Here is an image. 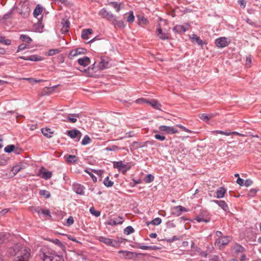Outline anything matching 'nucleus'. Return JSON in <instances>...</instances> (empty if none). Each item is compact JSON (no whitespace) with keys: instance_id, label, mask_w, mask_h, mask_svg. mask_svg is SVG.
<instances>
[{"instance_id":"obj_1","label":"nucleus","mask_w":261,"mask_h":261,"mask_svg":"<svg viewBox=\"0 0 261 261\" xmlns=\"http://www.w3.org/2000/svg\"><path fill=\"white\" fill-rule=\"evenodd\" d=\"M15 255L17 258L23 259L25 261L29 260L30 255V249L23 246H19L14 249Z\"/></svg>"},{"instance_id":"obj_2","label":"nucleus","mask_w":261,"mask_h":261,"mask_svg":"<svg viewBox=\"0 0 261 261\" xmlns=\"http://www.w3.org/2000/svg\"><path fill=\"white\" fill-rule=\"evenodd\" d=\"M41 258L44 261H64L62 255L49 251L43 252Z\"/></svg>"},{"instance_id":"obj_3","label":"nucleus","mask_w":261,"mask_h":261,"mask_svg":"<svg viewBox=\"0 0 261 261\" xmlns=\"http://www.w3.org/2000/svg\"><path fill=\"white\" fill-rule=\"evenodd\" d=\"M98 240L104 244L114 247H119L121 243V241L114 240L104 237H98Z\"/></svg>"},{"instance_id":"obj_4","label":"nucleus","mask_w":261,"mask_h":261,"mask_svg":"<svg viewBox=\"0 0 261 261\" xmlns=\"http://www.w3.org/2000/svg\"><path fill=\"white\" fill-rule=\"evenodd\" d=\"M98 14L102 18H106L112 22H114L116 21V17L111 12L108 11L105 8L101 9L98 12Z\"/></svg>"},{"instance_id":"obj_5","label":"nucleus","mask_w":261,"mask_h":261,"mask_svg":"<svg viewBox=\"0 0 261 261\" xmlns=\"http://www.w3.org/2000/svg\"><path fill=\"white\" fill-rule=\"evenodd\" d=\"M118 253L120 254V257L123 259H133L137 257L139 255L142 254L141 253L123 250H120Z\"/></svg>"},{"instance_id":"obj_6","label":"nucleus","mask_w":261,"mask_h":261,"mask_svg":"<svg viewBox=\"0 0 261 261\" xmlns=\"http://www.w3.org/2000/svg\"><path fill=\"white\" fill-rule=\"evenodd\" d=\"M109 58L106 57H101L100 61L98 64V68L100 70H103L111 67V64Z\"/></svg>"},{"instance_id":"obj_7","label":"nucleus","mask_w":261,"mask_h":261,"mask_svg":"<svg viewBox=\"0 0 261 261\" xmlns=\"http://www.w3.org/2000/svg\"><path fill=\"white\" fill-rule=\"evenodd\" d=\"M198 222H204L207 223L210 221V217L207 212L202 211L194 218Z\"/></svg>"},{"instance_id":"obj_8","label":"nucleus","mask_w":261,"mask_h":261,"mask_svg":"<svg viewBox=\"0 0 261 261\" xmlns=\"http://www.w3.org/2000/svg\"><path fill=\"white\" fill-rule=\"evenodd\" d=\"M230 241V238L229 236H225L218 239L215 242V246L221 248L227 245Z\"/></svg>"},{"instance_id":"obj_9","label":"nucleus","mask_w":261,"mask_h":261,"mask_svg":"<svg viewBox=\"0 0 261 261\" xmlns=\"http://www.w3.org/2000/svg\"><path fill=\"white\" fill-rule=\"evenodd\" d=\"M230 41L225 37H220L215 40V44L218 47L222 48L227 46Z\"/></svg>"},{"instance_id":"obj_10","label":"nucleus","mask_w":261,"mask_h":261,"mask_svg":"<svg viewBox=\"0 0 261 261\" xmlns=\"http://www.w3.org/2000/svg\"><path fill=\"white\" fill-rule=\"evenodd\" d=\"M159 129L160 131L165 132L168 134H174L178 133V130L173 126L161 125L159 126Z\"/></svg>"},{"instance_id":"obj_11","label":"nucleus","mask_w":261,"mask_h":261,"mask_svg":"<svg viewBox=\"0 0 261 261\" xmlns=\"http://www.w3.org/2000/svg\"><path fill=\"white\" fill-rule=\"evenodd\" d=\"M188 210L181 205H178L173 207L171 210V213L175 216H180L182 212H188Z\"/></svg>"},{"instance_id":"obj_12","label":"nucleus","mask_w":261,"mask_h":261,"mask_svg":"<svg viewBox=\"0 0 261 261\" xmlns=\"http://www.w3.org/2000/svg\"><path fill=\"white\" fill-rule=\"evenodd\" d=\"M67 135L72 139L78 138V141L82 136V134L80 131L76 129L68 130Z\"/></svg>"},{"instance_id":"obj_13","label":"nucleus","mask_w":261,"mask_h":261,"mask_svg":"<svg viewBox=\"0 0 261 261\" xmlns=\"http://www.w3.org/2000/svg\"><path fill=\"white\" fill-rule=\"evenodd\" d=\"M20 58L27 61H40L43 60V58L37 55H32L28 57L21 56Z\"/></svg>"},{"instance_id":"obj_14","label":"nucleus","mask_w":261,"mask_h":261,"mask_svg":"<svg viewBox=\"0 0 261 261\" xmlns=\"http://www.w3.org/2000/svg\"><path fill=\"white\" fill-rule=\"evenodd\" d=\"M79 117V114H69L67 117V120H64V121H68L71 123H75L77 121V118Z\"/></svg>"},{"instance_id":"obj_15","label":"nucleus","mask_w":261,"mask_h":261,"mask_svg":"<svg viewBox=\"0 0 261 261\" xmlns=\"http://www.w3.org/2000/svg\"><path fill=\"white\" fill-rule=\"evenodd\" d=\"M78 63L86 67L90 63V58L87 57H84L82 58H80L77 60Z\"/></svg>"},{"instance_id":"obj_16","label":"nucleus","mask_w":261,"mask_h":261,"mask_svg":"<svg viewBox=\"0 0 261 261\" xmlns=\"http://www.w3.org/2000/svg\"><path fill=\"white\" fill-rule=\"evenodd\" d=\"M188 30V27H186L184 25H176L174 27L173 30L177 33H181L186 32Z\"/></svg>"},{"instance_id":"obj_17","label":"nucleus","mask_w":261,"mask_h":261,"mask_svg":"<svg viewBox=\"0 0 261 261\" xmlns=\"http://www.w3.org/2000/svg\"><path fill=\"white\" fill-rule=\"evenodd\" d=\"M123 222V218L121 217H118L115 220L111 219L108 222V224L109 225H116L117 224H121Z\"/></svg>"},{"instance_id":"obj_18","label":"nucleus","mask_w":261,"mask_h":261,"mask_svg":"<svg viewBox=\"0 0 261 261\" xmlns=\"http://www.w3.org/2000/svg\"><path fill=\"white\" fill-rule=\"evenodd\" d=\"M214 202L217 203L224 211L227 212L228 211V206L224 201L215 200H214Z\"/></svg>"},{"instance_id":"obj_19","label":"nucleus","mask_w":261,"mask_h":261,"mask_svg":"<svg viewBox=\"0 0 261 261\" xmlns=\"http://www.w3.org/2000/svg\"><path fill=\"white\" fill-rule=\"evenodd\" d=\"M92 32L93 30L91 29H84L82 32V38L83 39H88L89 38L88 35L92 34Z\"/></svg>"},{"instance_id":"obj_20","label":"nucleus","mask_w":261,"mask_h":261,"mask_svg":"<svg viewBox=\"0 0 261 261\" xmlns=\"http://www.w3.org/2000/svg\"><path fill=\"white\" fill-rule=\"evenodd\" d=\"M43 11V7L40 4L36 6L33 12V16L37 18Z\"/></svg>"},{"instance_id":"obj_21","label":"nucleus","mask_w":261,"mask_h":261,"mask_svg":"<svg viewBox=\"0 0 261 261\" xmlns=\"http://www.w3.org/2000/svg\"><path fill=\"white\" fill-rule=\"evenodd\" d=\"M148 104L150 105L153 108L157 110H160L162 107L161 105L157 100L154 99L149 100Z\"/></svg>"},{"instance_id":"obj_22","label":"nucleus","mask_w":261,"mask_h":261,"mask_svg":"<svg viewBox=\"0 0 261 261\" xmlns=\"http://www.w3.org/2000/svg\"><path fill=\"white\" fill-rule=\"evenodd\" d=\"M192 40L194 42H196L199 45L202 46L204 44L203 41L200 39L199 37H198L195 34H193L192 37H191Z\"/></svg>"},{"instance_id":"obj_23","label":"nucleus","mask_w":261,"mask_h":261,"mask_svg":"<svg viewBox=\"0 0 261 261\" xmlns=\"http://www.w3.org/2000/svg\"><path fill=\"white\" fill-rule=\"evenodd\" d=\"M225 193V189L223 187H220L219 189L216 191V197L217 198H223L224 196Z\"/></svg>"},{"instance_id":"obj_24","label":"nucleus","mask_w":261,"mask_h":261,"mask_svg":"<svg viewBox=\"0 0 261 261\" xmlns=\"http://www.w3.org/2000/svg\"><path fill=\"white\" fill-rule=\"evenodd\" d=\"M74 190L75 192L80 195H83L84 193V187L79 184L74 185Z\"/></svg>"},{"instance_id":"obj_25","label":"nucleus","mask_w":261,"mask_h":261,"mask_svg":"<svg viewBox=\"0 0 261 261\" xmlns=\"http://www.w3.org/2000/svg\"><path fill=\"white\" fill-rule=\"evenodd\" d=\"M42 133L47 138H51L53 132L49 128H43L41 129Z\"/></svg>"},{"instance_id":"obj_26","label":"nucleus","mask_w":261,"mask_h":261,"mask_svg":"<svg viewBox=\"0 0 261 261\" xmlns=\"http://www.w3.org/2000/svg\"><path fill=\"white\" fill-rule=\"evenodd\" d=\"M113 167L114 168H117L119 170L126 167V165L123 164L122 161L114 162L113 163Z\"/></svg>"},{"instance_id":"obj_27","label":"nucleus","mask_w":261,"mask_h":261,"mask_svg":"<svg viewBox=\"0 0 261 261\" xmlns=\"http://www.w3.org/2000/svg\"><path fill=\"white\" fill-rule=\"evenodd\" d=\"M82 48H77L74 50H72L70 51L69 57L70 59H72L73 57L76 56V55L80 54L81 53V50H82Z\"/></svg>"},{"instance_id":"obj_28","label":"nucleus","mask_w":261,"mask_h":261,"mask_svg":"<svg viewBox=\"0 0 261 261\" xmlns=\"http://www.w3.org/2000/svg\"><path fill=\"white\" fill-rule=\"evenodd\" d=\"M52 172L49 171H45L42 172L41 177L46 180L50 179L52 176Z\"/></svg>"},{"instance_id":"obj_29","label":"nucleus","mask_w":261,"mask_h":261,"mask_svg":"<svg viewBox=\"0 0 261 261\" xmlns=\"http://www.w3.org/2000/svg\"><path fill=\"white\" fill-rule=\"evenodd\" d=\"M20 39L22 42H25L27 43H30L32 42V39L27 35H21L20 36Z\"/></svg>"},{"instance_id":"obj_30","label":"nucleus","mask_w":261,"mask_h":261,"mask_svg":"<svg viewBox=\"0 0 261 261\" xmlns=\"http://www.w3.org/2000/svg\"><path fill=\"white\" fill-rule=\"evenodd\" d=\"M77 157L74 155H69L67 158L68 163L72 164L77 162Z\"/></svg>"},{"instance_id":"obj_31","label":"nucleus","mask_w":261,"mask_h":261,"mask_svg":"<svg viewBox=\"0 0 261 261\" xmlns=\"http://www.w3.org/2000/svg\"><path fill=\"white\" fill-rule=\"evenodd\" d=\"M138 248L141 249L143 250H155L156 249V247L155 246H145V245H138L137 246Z\"/></svg>"},{"instance_id":"obj_32","label":"nucleus","mask_w":261,"mask_h":261,"mask_svg":"<svg viewBox=\"0 0 261 261\" xmlns=\"http://www.w3.org/2000/svg\"><path fill=\"white\" fill-rule=\"evenodd\" d=\"M69 25V22L68 20H66L65 22L63 23V25L62 28L61 29V31L64 33L68 32Z\"/></svg>"},{"instance_id":"obj_33","label":"nucleus","mask_w":261,"mask_h":261,"mask_svg":"<svg viewBox=\"0 0 261 261\" xmlns=\"http://www.w3.org/2000/svg\"><path fill=\"white\" fill-rule=\"evenodd\" d=\"M0 43L9 45L11 44V41L10 39H6L4 36L0 34Z\"/></svg>"},{"instance_id":"obj_34","label":"nucleus","mask_w":261,"mask_h":261,"mask_svg":"<svg viewBox=\"0 0 261 261\" xmlns=\"http://www.w3.org/2000/svg\"><path fill=\"white\" fill-rule=\"evenodd\" d=\"M154 177L152 174H149L147 175L144 178V181L146 183H150L154 180Z\"/></svg>"},{"instance_id":"obj_35","label":"nucleus","mask_w":261,"mask_h":261,"mask_svg":"<svg viewBox=\"0 0 261 261\" xmlns=\"http://www.w3.org/2000/svg\"><path fill=\"white\" fill-rule=\"evenodd\" d=\"M161 222H162V220L160 218H156L154 219L153 220H152L151 222H147V224L149 225V224H151L154 225H159V224H160L161 223Z\"/></svg>"},{"instance_id":"obj_36","label":"nucleus","mask_w":261,"mask_h":261,"mask_svg":"<svg viewBox=\"0 0 261 261\" xmlns=\"http://www.w3.org/2000/svg\"><path fill=\"white\" fill-rule=\"evenodd\" d=\"M51 241L54 243V244L57 245L58 246H59L63 250H64L65 248V246L61 242V241L56 239L54 240H51Z\"/></svg>"},{"instance_id":"obj_37","label":"nucleus","mask_w":261,"mask_h":261,"mask_svg":"<svg viewBox=\"0 0 261 261\" xmlns=\"http://www.w3.org/2000/svg\"><path fill=\"white\" fill-rule=\"evenodd\" d=\"M103 184L107 187H110L113 185L114 182L110 180L109 179V177L107 176L103 180Z\"/></svg>"},{"instance_id":"obj_38","label":"nucleus","mask_w":261,"mask_h":261,"mask_svg":"<svg viewBox=\"0 0 261 261\" xmlns=\"http://www.w3.org/2000/svg\"><path fill=\"white\" fill-rule=\"evenodd\" d=\"M39 194L40 195L44 197L45 198H48L50 196L49 192L44 190H40L39 191Z\"/></svg>"},{"instance_id":"obj_39","label":"nucleus","mask_w":261,"mask_h":261,"mask_svg":"<svg viewBox=\"0 0 261 261\" xmlns=\"http://www.w3.org/2000/svg\"><path fill=\"white\" fill-rule=\"evenodd\" d=\"M112 23L115 25L116 27H118L120 28H124L125 27V25L124 24V22L122 20H117L116 19V21L114 22H112Z\"/></svg>"},{"instance_id":"obj_40","label":"nucleus","mask_w":261,"mask_h":261,"mask_svg":"<svg viewBox=\"0 0 261 261\" xmlns=\"http://www.w3.org/2000/svg\"><path fill=\"white\" fill-rule=\"evenodd\" d=\"M15 146L14 145H9L5 147L4 150L6 152L10 153L14 150Z\"/></svg>"},{"instance_id":"obj_41","label":"nucleus","mask_w":261,"mask_h":261,"mask_svg":"<svg viewBox=\"0 0 261 261\" xmlns=\"http://www.w3.org/2000/svg\"><path fill=\"white\" fill-rule=\"evenodd\" d=\"M21 168L19 165H16L12 168L11 171L13 172L14 175H16L21 170Z\"/></svg>"},{"instance_id":"obj_42","label":"nucleus","mask_w":261,"mask_h":261,"mask_svg":"<svg viewBox=\"0 0 261 261\" xmlns=\"http://www.w3.org/2000/svg\"><path fill=\"white\" fill-rule=\"evenodd\" d=\"M211 117L212 115L209 116L205 114H202L200 116V118L201 120L205 121L206 122H208Z\"/></svg>"},{"instance_id":"obj_43","label":"nucleus","mask_w":261,"mask_h":261,"mask_svg":"<svg viewBox=\"0 0 261 261\" xmlns=\"http://www.w3.org/2000/svg\"><path fill=\"white\" fill-rule=\"evenodd\" d=\"M234 250L236 251V252H243L245 250V249L244 248V247H243L242 246L239 245V244H237L235 245L234 246Z\"/></svg>"},{"instance_id":"obj_44","label":"nucleus","mask_w":261,"mask_h":261,"mask_svg":"<svg viewBox=\"0 0 261 261\" xmlns=\"http://www.w3.org/2000/svg\"><path fill=\"white\" fill-rule=\"evenodd\" d=\"M90 141H91V139L88 135H86L84 137V138L82 140V144L83 145H87V144H89L90 142Z\"/></svg>"},{"instance_id":"obj_45","label":"nucleus","mask_w":261,"mask_h":261,"mask_svg":"<svg viewBox=\"0 0 261 261\" xmlns=\"http://www.w3.org/2000/svg\"><path fill=\"white\" fill-rule=\"evenodd\" d=\"M111 5L114 8L116 9V12H119L120 10V5L119 4H118V3L117 2H111Z\"/></svg>"},{"instance_id":"obj_46","label":"nucleus","mask_w":261,"mask_h":261,"mask_svg":"<svg viewBox=\"0 0 261 261\" xmlns=\"http://www.w3.org/2000/svg\"><path fill=\"white\" fill-rule=\"evenodd\" d=\"M134 232V229L130 226L126 227L124 229V232L126 234H129Z\"/></svg>"},{"instance_id":"obj_47","label":"nucleus","mask_w":261,"mask_h":261,"mask_svg":"<svg viewBox=\"0 0 261 261\" xmlns=\"http://www.w3.org/2000/svg\"><path fill=\"white\" fill-rule=\"evenodd\" d=\"M135 16L133 11L129 12V16L127 18V21L128 22H133L134 21Z\"/></svg>"},{"instance_id":"obj_48","label":"nucleus","mask_w":261,"mask_h":261,"mask_svg":"<svg viewBox=\"0 0 261 261\" xmlns=\"http://www.w3.org/2000/svg\"><path fill=\"white\" fill-rule=\"evenodd\" d=\"M90 212L91 214H92V215H94L96 217H98L100 215V212L96 211L93 207L90 208Z\"/></svg>"},{"instance_id":"obj_49","label":"nucleus","mask_w":261,"mask_h":261,"mask_svg":"<svg viewBox=\"0 0 261 261\" xmlns=\"http://www.w3.org/2000/svg\"><path fill=\"white\" fill-rule=\"evenodd\" d=\"M28 46H29L28 44H25V43H22L18 46L17 51L19 52L20 51L23 50L25 48H28Z\"/></svg>"},{"instance_id":"obj_50","label":"nucleus","mask_w":261,"mask_h":261,"mask_svg":"<svg viewBox=\"0 0 261 261\" xmlns=\"http://www.w3.org/2000/svg\"><path fill=\"white\" fill-rule=\"evenodd\" d=\"M149 100L144 98H141L137 99L136 102L137 103H148Z\"/></svg>"},{"instance_id":"obj_51","label":"nucleus","mask_w":261,"mask_h":261,"mask_svg":"<svg viewBox=\"0 0 261 261\" xmlns=\"http://www.w3.org/2000/svg\"><path fill=\"white\" fill-rule=\"evenodd\" d=\"M118 149H119V148L116 145L108 146L106 148V150L107 151H116Z\"/></svg>"},{"instance_id":"obj_52","label":"nucleus","mask_w":261,"mask_h":261,"mask_svg":"<svg viewBox=\"0 0 261 261\" xmlns=\"http://www.w3.org/2000/svg\"><path fill=\"white\" fill-rule=\"evenodd\" d=\"M24 80H28V81H29L30 83L32 84H33L35 83H39L42 81V80H37L34 78H24Z\"/></svg>"},{"instance_id":"obj_53","label":"nucleus","mask_w":261,"mask_h":261,"mask_svg":"<svg viewBox=\"0 0 261 261\" xmlns=\"http://www.w3.org/2000/svg\"><path fill=\"white\" fill-rule=\"evenodd\" d=\"M139 24H146L148 22V20L143 16L140 17L139 18Z\"/></svg>"},{"instance_id":"obj_54","label":"nucleus","mask_w":261,"mask_h":261,"mask_svg":"<svg viewBox=\"0 0 261 261\" xmlns=\"http://www.w3.org/2000/svg\"><path fill=\"white\" fill-rule=\"evenodd\" d=\"M12 12H13V10H11L8 13L5 14L3 16V19L7 20V19L10 18L11 17V16H12Z\"/></svg>"},{"instance_id":"obj_55","label":"nucleus","mask_w":261,"mask_h":261,"mask_svg":"<svg viewBox=\"0 0 261 261\" xmlns=\"http://www.w3.org/2000/svg\"><path fill=\"white\" fill-rule=\"evenodd\" d=\"M154 138L157 139V140H159L160 141H164L166 139V138L163 135H159V134H155L154 135Z\"/></svg>"},{"instance_id":"obj_56","label":"nucleus","mask_w":261,"mask_h":261,"mask_svg":"<svg viewBox=\"0 0 261 261\" xmlns=\"http://www.w3.org/2000/svg\"><path fill=\"white\" fill-rule=\"evenodd\" d=\"M8 159L5 158H0V166H5L7 164Z\"/></svg>"},{"instance_id":"obj_57","label":"nucleus","mask_w":261,"mask_h":261,"mask_svg":"<svg viewBox=\"0 0 261 261\" xmlns=\"http://www.w3.org/2000/svg\"><path fill=\"white\" fill-rule=\"evenodd\" d=\"M59 50L58 49H50L49 51H48V56H53L55 54H57L58 53H59Z\"/></svg>"},{"instance_id":"obj_58","label":"nucleus","mask_w":261,"mask_h":261,"mask_svg":"<svg viewBox=\"0 0 261 261\" xmlns=\"http://www.w3.org/2000/svg\"><path fill=\"white\" fill-rule=\"evenodd\" d=\"M26 7L25 11L23 13L22 12L20 13L23 17H27L29 15L30 9L28 6H24V8Z\"/></svg>"},{"instance_id":"obj_59","label":"nucleus","mask_w":261,"mask_h":261,"mask_svg":"<svg viewBox=\"0 0 261 261\" xmlns=\"http://www.w3.org/2000/svg\"><path fill=\"white\" fill-rule=\"evenodd\" d=\"M74 222L73 218L72 217L70 216L69 217L66 221V223L68 226H70L72 225Z\"/></svg>"},{"instance_id":"obj_60","label":"nucleus","mask_w":261,"mask_h":261,"mask_svg":"<svg viewBox=\"0 0 261 261\" xmlns=\"http://www.w3.org/2000/svg\"><path fill=\"white\" fill-rule=\"evenodd\" d=\"M159 38L162 40H165L168 38V35L165 33H162L159 36Z\"/></svg>"},{"instance_id":"obj_61","label":"nucleus","mask_w":261,"mask_h":261,"mask_svg":"<svg viewBox=\"0 0 261 261\" xmlns=\"http://www.w3.org/2000/svg\"><path fill=\"white\" fill-rule=\"evenodd\" d=\"M57 87V86H55L51 88L46 87L45 89L48 91H46L44 90V92L48 94H50L51 93V91L53 90V89L56 88Z\"/></svg>"},{"instance_id":"obj_62","label":"nucleus","mask_w":261,"mask_h":261,"mask_svg":"<svg viewBox=\"0 0 261 261\" xmlns=\"http://www.w3.org/2000/svg\"><path fill=\"white\" fill-rule=\"evenodd\" d=\"M252 183L253 181L251 179H248L245 180L244 185H245L246 187H249L251 186L252 184Z\"/></svg>"},{"instance_id":"obj_63","label":"nucleus","mask_w":261,"mask_h":261,"mask_svg":"<svg viewBox=\"0 0 261 261\" xmlns=\"http://www.w3.org/2000/svg\"><path fill=\"white\" fill-rule=\"evenodd\" d=\"M237 183L239 184L240 186H244V180L241 178L238 177L237 180Z\"/></svg>"},{"instance_id":"obj_64","label":"nucleus","mask_w":261,"mask_h":261,"mask_svg":"<svg viewBox=\"0 0 261 261\" xmlns=\"http://www.w3.org/2000/svg\"><path fill=\"white\" fill-rule=\"evenodd\" d=\"M257 192V190L255 189H251L249 192V195L253 196H254Z\"/></svg>"}]
</instances>
